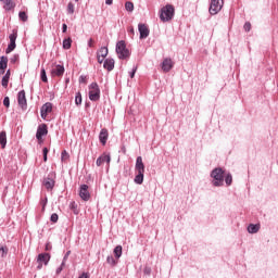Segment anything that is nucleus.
Instances as JSON below:
<instances>
[{"mask_svg":"<svg viewBox=\"0 0 278 278\" xmlns=\"http://www.w3.org/2000/svg\"><path fill=\"white\" fill-rule=\"evenodd\" d=\"M108 53H109L108 48L106 47H102L97 52V55L100 56V58H108Z\"/></svg>","mask_w":278,"mask_h":278,"instance_id":"24","label":"nucleus"},{"mask_svg":"<svg viewBox=\"0 0 278 278\" xmlns=\"http://www.w3.org/2000/svg\"><path fill=\"white\" fill-rule=\"evenodd\" d=\"M106 262L111 266H116V260H114V256H108Z\"/></svg>","mask_w":278,"mask_h":278,"instance_id":"33","label":"nucleus"},{"mask_svg":"<svg viewBox=\"0 0 278 278\" xmlns=\"http://www.w3.org/2000/svg\"><path fill=\"white\" fill-rule=\"evenodd\" d=\"M114 255H115V257L118 260V257H121V255H123V247L117 245V247L114 249Z\"/></svg>","mask_w":278,"mask_h":278,"instance_id":"27","label":"nucleus"},{"mask_svg":"<svg viewBox=\"0 0 278 278\" xmlns=\"http://www.w3.org/2000/svg\"><path fill=\"white\" fill-rule=\"evenodd\" d=\"M3 105H4V108H10V98L9 97L4 98Z\"/></svg>","mask_w":278,"mask_h":278,"instance_id":"40","label":"nucleus"},{"mask_svg":"<svg viewBox=\"0 0 278 278\" xmlns=\"http://www.w3.org/2000/svg\"><path fill=\"white\" fill-rule=\"evenodd\" d=\"M51 249V245H46V251H49Z\"/></svg>","mask_w":278,"mask_h":278,"instance_id":"51","label":"nucleus"},{"mask_svg":"<svg viewBox=\"0 0 278 278\" xmlns=\"http://www.w3.org/2000/svg\"><path fill=\"white\" fill-rule=\"evenodd\" d=\"M14 9V2L12 0H5V10Z\"/></svg>","mask_w":278,"mask_h":278,"instance_id":"31","label":"nucleus"},{"mask_svg":"<svg viewBox=\"0 0 278 278\" xmlns=\"http://www.w3.org/2000/svg\"><path fill=\"white\" fill-rule=\"evenodd\" d=\"M173 16H175V7L173 4H167L161 9L160 18L163 23L173 21Z\"/></svg>","mask_w":278,"mask_h":278,"instance_id":"1","label":"nucleus"},{"mask_svg":"<svg viewBox=\"0 0 278 278\" xmlns=\"http://www.w3.org/2000/svg\"><path fill=\"white\" fill-rule=\"evenodd\" d=\"M41 118H47V116H49V114H51V112H53V104H51L50 102H47L46 104H43L41 106Z\"/></svg>","mask_w":278,"mask_h":278,"instance_id":"11","label":"nucleus"},{"mask_svg":"<svg viewBox=\"0 0 278 278\" xmlns=\"http://www.w3.org/2000/svg\"><path fill=\"white\" fill-rule=\"evenodd\" d=\"M43 186L47 190H53V187L55 186V180H53V174L45 178Z\"/></svg>","mask_w":278,"mask_h":278,"instance_id":"12","label":"nucleus"},{"mask_svg":"<svg viewBox=\"0 0 278 278\" xmlns=\"http://www.w3.org/2000/svg\"><path fill=\"white\" fill-rule=\"evenodd\" d=\"M67 13L68 14H75V4H73V2H70L67 4Z\"/></svg>","mask_w":278,"mask_h":278,"instance_id":"29","label":"nucleus"},{"mask_svg":"<svg viewBox=\"0 0 278 278\" xmlns=\"http://www.w3.org/2000/svg\"><path fill=\"white\" fill-rule=\"evenodd\" d=\"M135 170H137V173L144 174V163L142 162V156L137 157Z\"/></svg>","mask_w":278,"mask_h":278,"instance_id":"17","label":"nucleus"},{"mask_svg":"<svg viewBox=\"0 0 278 278\" xmlns=\"http://www.w3.org/2000/svg\"><path fill=\"white\" fill-rule=\"evenodd\" d=\"M16 38H18V31L16 29L9 36L10 43L5 50V53H12L16 49Z\"/></svg>","mask_w":278,"mask_h":278,"instance_id":"6","label":"nucleus"},{"mask_svg":"<svg viewBox=\"0 0 278 278\" xmlns=\"http://www.w3.org/2000/svg\"><path fill=\"white\" fill-rule=\"evenodd\" d=\"M106 71H114V61L113 59H106L103 64Z\"/></svg>","mask_w":278,"mask_h":278,"instance_id":"20","label":"nucleus"},{"mask_svg":"<svg viewBox=\"0 0 278 278\" xmlns=\"http://www.w3.org/2000/svg\"><path fill=\"white\" fill-rule=\"evenodd\" d=\"M173 66H175V63L173 62V60L164 59L162 63V71L164 73H168L173 68Z\"/></svg>","mask_w":278,"mask_h":278,"instance_id":"14","label":"nucleus"},{"mask_svg":"<svg viewBox=\"0 0 278 278\" xmlns=\"http://www.w3.org/2000/svg\"><path fill=\"white\" fill-rule=\"evenodd\" d=\"M56 273H58V274L62 273V267L58 268V269H56Z\"/></svg>","mask_w":278,"mask_h":278,"instance_id":"50","label":"nucleus"},{"mask_svg":"<svg viewBox=\"0 0 278 278\" xmlns=\"http://www.w3.org/2000/svg\"><path fill=\"white\" fill-rule=\"evenodd\" d=\"M5 68H8V58L1 56L0 58V75L5 73Z\"/></svg>","mask_w":278,"mask_h":278,"instance_id":"19","label":"nucleus"},{"mask_svg":"<svg viewBox=\"0 0 278 278\" xmlns=\"http://www.w3.org/2000/svg\"><path fill=\"white\" fill-rule=\"evenodd\" d=\"M10 75H11V73H10V70L5 73V75L2 77V81H1V84H2V87L3 88H8V84H10Z\"/></svg>","mask_w":278,"mask_h":278,"instance_id":"22","label":"nucleus"},{"mask_svg":"<svg viewBox=\"0 0 278 278\" xmlns=\"http://www.w3.org/2000/svg\"><path fill=\"white\" fill-rule=\"evenodd\" d=\"M50 260H51V255L49 253H40L37 257L38 270L42 269L43 265L47 266Z\"/></svg>","mask_w":278,"mask_h":278,"instance_id":"8","label":"nucleus"},{"mask_svg":"<svg viewBox=\"0 0 278 278\" xmlns=\"http://www.w3.org/2000/svg\"><path fill=\"white\" fill-rule=\"evenodd\" d=\"M110 161H111L110 155L104 154L97 159L96 164L97 166H102L103 164H105V162L106 164H110Z\"/></svg>","mask_w":278,"mask_h":278,"instance_id":"18","label":"nucleus"},{"mask_svg":"<svg viewBox=\"0 0 278 278\" xmlns=\"http://www.w3.org/2000/svg\"><path fill=\"white\" fill-rule=\"evenodd\" d=\"M225 181L227 186H231V182L233 181V178L231 177V174H228L225 178Z\"/></svg>","mask_w":278,"mask_h":278,"instance_id":"36","label":"nucleus"},{"mask_svg":"<svg viewBox=\"0 0 278 278\" xmlns=\"http://www.w3.org/2000/svg\"><path fill=\"white\" fill-rule=\"evenodd\" d=\"M40 205H41V207H42V212H45V207H47V198H45V199H42V200L40 201Z\"/></svg>","mask_w":278,"mask_h":278,"instance_id":"41","label":"nucleus"},{"mask_svg":"<svg viewBox=\"0 0 278 278\" xmlns=\"http://www.w3.org/2000/svg\"><path fill=\"white\" fill-rule=\"evenodd\" d=\"M138 29L141 40L144 38H149V26H147L146 24H139Z\"/></svg>","mask_w":278,"mask_h":278,"instance_id":"13","label":"nucleus"},{"mask_svg":"<svg viewBox=\"0 0 278 278\" xmlns=\"http://www.w3.org/2000/svg\"><path fill=\"white\" fill-rule=\"evenodd\" d=\"M47 134H49V128L47 127V124H40L36 132V138L39 144H42V136H47Z\"/></svg>","mask_w":278,"mask_h":278,"instance_id":"7","label":"nucleus"},{"mask_svg":"<svg viewBox=\"0 0 278 278\" xmlns=\"http://www.w3.org/2000/svg\"><path fill=\"white\" fill-rule=\"evenodd\" d=\"M50 220H51L52 223H58V220H59L58 214L53 213V214L51 215V217H50Z\"/></svg>","mask_w":278,"mask_h":278,"instance_id":"39","label":"nucleus"},{"mask_svg":"<svg viewBox=\"0 0 278 278\" xmlns=\"http://www.w3.org/2000/svg\"><path fill=\"white\" fill-rule=\"evenodd\" d=\"M62 29H63V34H66V30L68 29V26L66 24H63Z\"/></svg>","mask_w":278,"mask_h":278,"instance_id":"46","label":"nucleus"},{"mask_svg":"<svg viewBox=\"0 0 278 278\" xmlns=\"http://www.w3.org/2000/svg\"><path fill=\"white\" fill-rule=\"evenodd\" d=\"M17 103L22 110H27V98L25 97V90L17 93Z\"/></svg>","mask_w":278,"mask_h":278,"instance_id":"9","label":"nucleus"},{"mask_svg":"<svg viewBox=\"0 0 278 278\" xmlns=\"http://www.w3.org/2000/svg\"><path fill=\"white\" fill-rule=\"evenodd\" d=\"M75 1H79V0H75Z\"/></svg>","mask_w":278,"mask_h":278,"instance_id":"53","label":"nucleus"},{"mask_svg":"<svg viewBox=\"0 0 278 278\" xmlns=\"http://www.w3.org/2000/svg\"><path fill=\"white\" fill-rule=\"evenodd\" d=\"M116 53L119 60H127L129 59V55H131V52L127 49V45L124 40L116 43Z\"/></svg>","mask_w":278,"mask_h":278,"instance_id":"2","label":"nucleus"},{"mask_svg":"<svg viewBox=\"0 0 278 278\" xmlns=\"http://www.w3.org/2000/svg\"><path fill=\"white\" fill-rule=\"evenodd\" d=\"M136 71H137V67H135V68L132 70V72L130 73L131 79H134V77L136 76Z\"/></svg>","mask_w":278,"mask_h":278,"instance_id":"45","label":"nucleus"},{"mask_svg":"<svg viewBox=\"0 0 278 278\" xmlns=\"http://www.w3.org/2000/svg\"><path fill=\"white\" fill-rule=\"evenodd\" d=\"M0 253H1L2 257H3V255L8 254V247H5V245L0 247Z\"/></svg>","mask_w":278,"mask_h":278,"instance_id":"37","label":"nucleus"},{"mask_svg":"<svg viewBox=\"0 0 278 278\" xmlns=\"http://www.w3.org/2000/svg\"><path fill=\"white\" fill-rule=\"evenodd\" d=\"M109 136H110V134L108 132V129L102 128L100 131V135H99V140H100L101 144H103V147H105Z\"/></svg>","mask_w":278,"mask_h":278,"instance_id":"16","label":"nucleus"},{"mask_svg":"<svg viewBox=\"0 0 278 278\" xmlns=\"http://www.w3.org/2000/svg\"><path fill=\"white\" fill-rule=\"evenodd\" d=\"M125 8L127 12H134V3L132 2H126Z\"/></svg>","mask_w":278,"mask_h":278,"instance_id":"34","label":"nucleus"},{"mask_svg":"<svg viewBox=\"0 0 278 278\" xmlns=\"http://www.w3.org/2000/svg\"><path fill=\"white\" fill-rule=\"evenodd\" d=\"M89 99L90 101H99L101 99V89L97 83H92L89 86Z\"/></svg>","mask_w":278,"mask_h":278,"instance_id":"4","label":"nucleus"},{"mask_svg":"<svg viewBox=\"0 0 278 278\" xmlns=\"http://www.w3.org/2000/svg\"><path fill=\"white\" fill-rule=\"evenodd\" d=\"M88 47H90L91 49L94 48V39L92 38L89 39Z\"/></svg>","mask_w":278,"mask_h":278,"instance_id":"43","label":"nucleus"},{"mask_svg":"<svg viewBox=\"0 0 278 278\" xmlns=\"http://www.w3.org/2000/svg\"><path fill=\"white\" fill-rule=\"evenodd\" d=\"M224 1L223 0H211L210 4V14L216 15L223 10Z\"/></svg>","mask_w":278,"mask_h":278,"instance_id":"5","label":"nucleus"},{"mask_svg":"<svg viewBox=\"0 0 278 278\" xmlns=\"http://www.w3.org/2000/svg\"><path fill=\"white\" fill-rule=\"evenodd\" d=\"M97 60L99 62V64H103L104 60H105V56H99L97 55Z\"/></svg>","mask_w":278,"mask_h":278,"instance_id":"44","label":"nucleus"},{"mask_svg":"<svg viewBox=\"0 0 278 278\" xmlns=\"http://www.w3.org/2000/svg\"><path fill=\"white\" fill-rule=\"evenodd\" d=\"M42 153H43V162H47V155H49V149L43 148Z\"/></svg>","mask_w":278,"mask_h":278,"instance_id":"38","label":"nucleus"},{"mask_svg":"<svg viewBox=\"0 0 278 278\" xmlns=\"http://www.w3.org/2000/svg\"><path fill=\"white\" fill-rule=\"evenodd\" d=\"M144 181V174L138 173V175L135 177V184L141 185Z\"/></svg>","mask_w":278,"mask_h":278,"instance_id":"26","label":"nucleus"},{"mask_svg":"<svg viewBox=\"0 0 278 278\" xmlns=\"http://www.w3.org/2000/svg\"><path fill=\"white\" fill-rule=\"evenodd\" d=\"M76 105H81V93L77 92L75 98Z\"/></svg>","mask_w":278,"mask_h":278,"instance_id":"35","label":"nucleus"},{"mask_svg":"<svg viewBox=\"0 0 278 278\" xmlns=\"http://www.w3.org/2000/svg\"><path fill=\"white\" fill-rule=\"evenodd\" d=\"M211 176L213 177V185L218 187L223 186V181L225 179V172H223V168H215Z\"/></svg>","mask_w":278,"mask_h":278,"instance_id":"3","label":"nucleus"},{"mask_svg":"<svg viewBox=\"0 0 278 278\" xmlns=\"http://www.w3.org/2000/svg\"><path fill=\"white\" fill-rule=\"evenodd\" d=\"M52 77H62L64 75V65H55L51 71Z\"/></svg>","mask_w":278,"mask_h":278,"instance_id":"15","label":"nucleus"},{"mask_svg":"<svg viewBox=\"0 0 278 278\" xmlns=\"http://www.w3.org/2000/svg\"><path fill=\"white\" fill-rule=\"evenodd\" d=\"M112 3H114V0H105L106 5H112Z\"/></svg>","mask_w":278,"mask_h":278,"instance_id":"47","label":"nucleus"},{"mask_svg":"<svg viewBox=\"0 0 278 278\" xmlns=\"http://www.w3.org/2000/svg\"><path fill=\"white\" fill-rule=\"evenodd\" d=\"M18 16H20V21H23V23H27V20L29 18V17L27 16V13H26L25 11H21V12L18 13Z\"/></svg>","mask_w":278,"mask_h":278,"instance_id":"28","label":"nucleus"},{"mask_svg":"<svg viewBox=\"0 0 278 278\" xmlns=\"http://www.w3.org/2000/svg\"><path fill=\"white\" fill-rule=\"evenodd\" d=\"M41 81H43L45 84H47V81H49V79L47 78V71H45V68H41Z\"/></svg>","mask_w":278,"mask_h":278,"instance_id":"30","label":"nucleus"},{"mask_svg":"<svg viewBox=\"0 0 278 278\" xmlns=\"http://www.w3.org/2000/svg\"><path fill=\"white\" fill-rule=\"evenodd\" d=\"M0 144H1L2 149H4L5 144H8V136H7L5 131L0 132Z\"/></svg>","mask_w":278,"mask_h":278,"instance_id":"23","label":"nucleus"},{"mask_svg":"<svg viewBox=\"0 0 278 278\" xmlns=\"http://www.w3.org/2000/svg\"><path fill=\"white\" fill-rule=\"evenodd\" d=\"M70 155H68V152H66V150H64L62 153H61V160L62 162H67Z\"/></svg>","mask_w":278,"mask_h":278,"instance_id":"32","label":"nucleus"},{"mask_svg":"<svg viewBox=\"0 0 278 278\" xmlns=\"http://www.w3.org/2000/svg\"><path fill=\"white\" fill-rule=\"evenodd\" d=\"M129 31H130V34H135V30H134V28H130V30H129Z\"/></svg>","mask_w":278,"mask_h":278,"instance_id":"52","label":"nucleus"},{"mask_svg":"<svg viewBox=\"0 0 278 278\" xmlns=\"http://www.w3.org/2000/svg\"><path fill=\"white\" fill-rule=\"evenodd\" d=\"M68 255H71V251H68L65 256H64V260H66V257H68Z\"/></svg>","mask_w":278,"mask_h":278,"instance_id":"49","label":"nucleus"},{"mask_svg":"<svg viewBox=\"0 0 278 278\" xmlns=\"http://www.w3.org/2000/svg\"><path fill=\"white\" fill-rule=\"evenodd\" d=\"M72 45H73V39H71V37L63 40V49L68 50V49H71Z\"/></svg>","mask_w":278,"mask_h":278,"instance_id":"25","label":"nucleus"},{"mask_svg":"<svg viewBox=\"0 0 278 278\" xmlns=\"http://www.w3.org/2000/svg\"><path fill=\"white\" fill-rule=\"evenodd\" d=\"M79 81H83L84 84H86V76H80Z\"/></svg>","mask_w":278,"mask_h":278,"instance_id":"48","label":"nucleus"},{"mask_svg":"<svg viewBox=\"0 0 278 278\" xmlns=\"http://www.w3.org/2000/svg\"><path fill=\"white\" fill-rule=\"evenodd\" d=\"M260 228H261L260 224H250L248 226V231L249 233H257V231H260Z\"/></svg>","mask_w":278,"mask_h":278,"instance_id":"21","label":"nucleus"},{"mask_svg":"<svg viewBox=\"0 0 278 278\" xmlns=\"http://www.w3.org/2000/svg\"><path fill=\"white\" fill-rule=\"evenodd\" d=\"M88 185H81L79 188V197L83 201H90V191Z\"/></svg>","mask_w":278,"mask_h":278,"instance_id":"10","label":"nucleus"},{"mask_svg":"<svg viewBox=\"0 0 278 278\" xmlns=\"http://www.w3.org/2000/svg\"><path fill=\"white\" fill-rule=\"evenodd\" d=\"M243 29H244L245 31H251V23H250V22H247V23L244 24V26H243Z\"/></svg>","mask_w":278,"mask_h":278,"instance_id":"42","label":"nucleus"}]
</instances>
